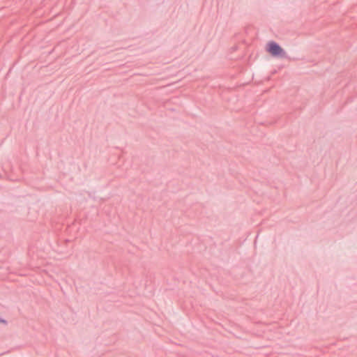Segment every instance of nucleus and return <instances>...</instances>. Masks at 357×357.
<instances>
[{"mask_svg":"<svg viewBox=\"0 0 357 357\" xmlns=\"http://www.w3.org/2000/svg\"><path fill=\"white\" fill-rule=\"evenodd\" d=\"M266 50L274 57L281 59L287 58V54L285 50L274 41H270L268 43Z\"/></svg>","mask_w":357,"mask_h":357,"instance_id":"nucleus-1","label":"nucleus"},{"mask_svg":"<svg viewBox=\"0 0 357 357\" xmlns=\"http://www.w3.org/2000/svg\"><path fill=\"white\" fill-rule=\"evenodd\" d=\"M0 323L7 324V321L5 319H3L0 317Z\"/></svg>","mask_w":357,"mask_h":357,"instance_id":"nucleus-2","label":"nucleus"}]
</instances>
